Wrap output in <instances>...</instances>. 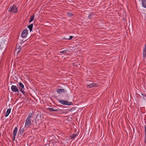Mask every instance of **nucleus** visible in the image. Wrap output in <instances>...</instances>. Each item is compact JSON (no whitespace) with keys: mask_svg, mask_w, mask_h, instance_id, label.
I'll return each instance as SVG.
<instances>
[{"mask_svg":"<svg viewBox=\"0 0 146 146\" xmlns=\"http://www.w3.org/2000/svg\"><path fill=\"white\" fill-rule=\"evenodd\" d=\"M142 3L143 7L146 8V0H142Z\"/></svg>","mask_w":146,"mask_h":146,"instance_id":"nucleus-11","label":"nucleus"},{"mask_svg":"<svg viewBox=\"0 0 146 146\" xmlns=\"http://www.w3.org/2000/svg\"><path fill=\"white\" fill-rule=\"evenodd\" d=\"M18 84H19V89L20 90V91L21 92L23 95H25V92L24 90L25 88L24 85L21 82H19V83Z\"/></svg>","mask_w":146,"mask_h":146,"instance_id":"nucleus-2","label":"nucleus"},{"mask_svg":"<svg viewBox=\"0 0 146 146\" xmlns=\"http://www.w3.org/2000/svg\"><path fill=\"white\" fill-rule=\"evenodd\" d=\"M34 115V113L33 112L32 113L29 114L27 118L31 119V118Z\"/></svg>","mask_w":146,"mask_h":146,"instance_id":"nucleus-14","label":"nucleus"},{"mask_svg":"<svg viewBox=\"0 0 146 146\" xmlns=\"http://www.w3.org/2000/svg\"><path fill=\"white\" fill-rule=\"evenodd\" d=\"M58 101L60 103L64 105L70 106L72 104V102H68L66 101L58 100Z\"/></svg>","mask_w":146,"mask_h":146,"instance_id":"nucleus-4","label":"nucleus"},{"mask_svg":"<svg viewBox=\"0 0 146 146\" xmlns=\"http://www.w3.org/2000/svg\"><path fill=\"white\" fill-rule=\"evenodd\" d=\"M95 15H93L92 14H90V15H89V17L91 18V17H94V16Z\"/></svg>","mask_w":146,"mask_h":146,"instance_id":"nucleus-20","label":"nucleus"},{"mask_svg":"<svg viewBox=\"0 0 146 146\" xmlns=\"http://www.w3.org/2000/svg\"><path fill=\"white\" fill-rule=\"evenodd\" d=\"M143 55L144 58L145 57L146 59V44H145L143 49Z\"/></svg>","mask_w":146,"mask_h":146,"instance_id":"nucleus-10","label":"nucleus"},{"mask_svg":"<svg viewBox=\"0 0 146 146\" xmlns=\"http://www.w3.org/2000/svg\"><path fill=\"white\" fill-rule=\"evenodd\" d=\"M32 125V123L31 121V119L27 118L25 120V127L27 128L30 127V126Z\"/></svg>","mask_w":146,"mask_h":146,"instance_id":"nucleus-3","label":"nucleus"},{"mask_svg":"<svg viewBox=\"0 0 146 146\" xmlns=\"http://www.w3.org/2000/svg\"><path fill=\"white\" fill-rule=\"evenodd\" d=\"M11 109L10 108H9L7 109V111L6 112V115H5V116L6 117H7L9 115V114L11 112Z\"/></svg>","mask_w":146,"mask_h":146,"instance_id":"nucleus-13","label":"nucleus"},{"mask_svg":"<svg viewBox=\"0 0 146 146\" xmlns=\"http://www.w3.org/2000/svg\"><path fill=\"white\" fill-rule=\"evenodd\" d=\"M67 50H64L62 51H60V53H63V54H66V53H67Z\"/></svg>","mask_w":146,"mask_h":146,"instance_id":"nucleus-18","label":"nucleus"},{"mask_svg":"<svg viewBox=\"0 0 146 146\" xmlns=\"http://www.w3.org/2000/svg\"><path fill=\"white\" fill-rule=\"evenodd\" d=\"M33 24H31L28 26V28L29 29L30 32H31L32 31L33 29Z\"/></svg>","mask_w":146,"mask_h":146,"instance_id":"nucleus-16","label":"nucleus"},{"mask_svg":"<svg viewBox=\"0 0 146 146\" xmlns=\"http://www.w3.org/2000/svg\"><path fill=\"white\" fill-rule=\"evenodd\" d=\"M34 16H31V17H30V18H31V19H32V18H34Z\"/></svg>","mask_w":146,"mask_h":146,"instance_id":"nucleus-25","label":"nucleus"},{"mask_svg":"<svg viewBox=\"0 0 146 146\" xmlns=\"http://www.w3.org/2000/svg\"><path fill=\"white\" fill-rule=\"evenodd\" d=\"M18 131V128L17 127H16L14 129L13 131V137L12 138L13 141H14L15 138V136L16 135V134Z\"/></svg>","mask_w":146,"mask_h":146,"instance_id":"nucleus-6","label":"nucleus"},{"mask_svg":"<svg viewBox=\"0 0 146 146\" xmlns=\"http://www.w3.org/2000/svg\"><path fill=\"white\" fill-rule=\"evenodd\" d=\"M47 109L50 112H52L55 111H57L59 110V109H54L53 108H47Z\"/></svg>","mask_w":146,"mask_h":146,"instance_id":"nucleus-12","label":"nucleus"},{"mask_svg":"<svg viewBox=\"0 0 146 146\" xmlns=\"http://www.w3.org/2000/svg\"><path fill=\"white\" fill-rule=\"evenodd\" d=\"M34 20V19H31V20H30L29 22L30 23L31 22H32Z\"/></svg>","mask_w":146,"mask_h":146,"instance_id":"nucleus-23","label":"nucleus"},{"mask_svg":"<svg viewBox=\"0 0 146 146\" xmlns=\"http://www.w3.org/2000/svg\"><path fill=\"white\" fill-rule=\"evenodd\" d=\"M24 131L25 129L24 128H22V127H21L19 130V132L20 133V134H22L23 133V132H24Z\"/></svg>","mask_w":146,"mask_h":146,"instance_id":"nucleus-15","label":"nucleus"},{"mask_svg":"<svg viewBox=\"0 0 146 146\" xmlns=\"http://www.w3.org/2000/svg\"><path fill=\"white\" fill-rule=\"evenodd\" d=\"M56 91L58 94H60L61 93H64V92H66V91L64 89H58Z\"/></svg>","mask_w":146,"mask_h":146,"instance_id":"nucleus-9","label":"nucleus"},{"mask_svg":"<svg viewBox=\"0 0 146 146\" xmlns=\"http://www.w3.org/2000/svg\"><path fill=\"white\" fill-rule=\"evenodd\" d=\"M21 46H20L19 48H18V53H19L21 51Z\"/></svg>","mask_w":146,"mask_h":146,"instance_id":"nucleus-21","label":"nucleus"},{"mask_svg":"<svg viewBox=\"0 0 146 146\" xmlns=\"http://www.w3.org/2000/svg\"><path fill=\"white\" fill-rule=\"evenodd\" d=\"M145 15V13H142V15Z\"/></svg>","mask_w":146,"mask_h":146,"instance_id":"nucleus-26","label":"nucleus"},{"mask_svg":"<svg viewBox=\"0 0 146 146\" xmlns=\"http://www.w3.org/2000/svg\"><path fill=\"white\" fill-rule=\"evenodd\" d=\"M10 12L16 13L18 12L17 7L15 5H13L12 7H11L8 10Z\"/></svg>","mask_w":146,"mask_h":146,"instance_id":"nucleus-1","label":"nucleus"},{"mask_svg":"<svg viewBox=\"0 0 146 146\" xmlns=\"http://www.w3.org/2000/svg\"><path fill=\"white\" fill-rule=\"evenodd\" d=\"M73 38V36H69V38H65V39H68V40H70L71 39Z\"/></svg>","mask_w":146,"mask_h":146,"instance_id":"nucleus-22","label":"nucleus"},{"mask_svg":"<svg viewBox=\"0 0 146 146\" xmlns=\"http://www.w3.org/2000/svg\"><path fill=\"white\" fill-rule=\"evenodd\" d=\"M12 91L15 92H17L19 93V92L18 87L12 85L11 87Z\"/></svg>","mask_w":146,"mask_h":146,"instance_id":"nucleus-5","label":"nucleus"},{"mask_svg":"<svg viewBox=\"0 0 146 146\" xmlns=\"http://www.w3.org/2000/svg\"><path fill=\"white\" fill-rule=\"evenodd\" d=\"M97 84L96 83H91L87 85V86L89 88H91L93 87H95L97 86Z\"/></svg>","mask_w":146,"mask_h":146,"instance_id":"nucleus-8","label":"nucleus"},{"mask_svg":"<svg viewBox=\"0 0 146 146\" xmlns=\"http://www.w3.org/2000/svg\"><path fill=\"white\" fill-rule=\"evenodd\" d=\"M28 31L27 29H25V30H24L22 33V36L23 38L26 37V36L28 34Z\"/></svg>","mask_w":146,"mask_h":146,"instance_id":"nucleus-7","label":"nucleus"},{"mask_svg":"<svg viewBox=\"0 0 146 146\" xmlns=\"http://www.w3.org/2000/svg\"><path fill=\"white\" fill-rule=\"evenodd\" d=\"M77 135V134H73L70 136V137L71 139L74 138L76 137V136Z\"/></svg>","mask_w":146,"mask_h":146,"instance_id":"nucleus-17","label":"nucleus"},{"mask_svg":"<svg viewBox=\"0 0 146 146\" xmlns=\"http://www.w3.org/2000/svg\"><path fill=\"white\" fill-rule=\"evenodd\" d=\"M145 135H146V127H145Z\"/></svg>","mask_w":146,"mask_h":146,"instance_id":"nucleus-24","label":"nucleus"},{"mask_svg":"<svg viewBox=\"0 0 146 146\" xmlns=\"http://www.w3.org/2000/svg\"><path fill=\"white\" fill-rule=\"evenodd\" d=\"M67 15L68 16H72L73 15V14L72 13H70L69 12H68L67 13Z\"/></svg>","mask_w":146,"mask_h":146,"instance_id":"nucleus-19","label":"nucleus"}]
</instances>
